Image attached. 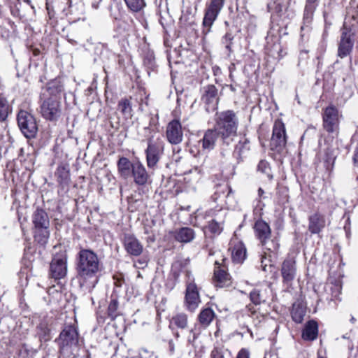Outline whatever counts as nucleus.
I'll list each match as a JSON object with an SVG mask.
<instances>
[{
  "instance_id": "obj_4",
  "label": "nucleus",
  "mask_w": 358,
  "mask_h": 358,
  "mask_svg": "<svg viewBox=\"0 0 358 358\" xmlns=\"http://www.w3.org/2000/svg\"><path fill=\"white\" fill-rule=\"evenodd\" d=\"M39 112L48 121H57L62 115V104L55 96L41 98Z\"/></svg>"
},
{
  "instance_id": "obj_22",
  "label": "nucleus",
  "mask_w": 358,
  "mask_h": 358,
  "mask_svg": "<svg viewBox=\"0 0 358 358\" xmlns=\"http://www.w3.org/2000/svg\"><path fill=\"white\" fill-rule=\"evenodd\" d=\"M254 229L255 236L259 240L260 243H265L267 239L271 238V229L265 221L262 220L256 221Z\"/></svg>"
},
{
  "instance_id": "obj_8",
  "label": "nucleus",
  "mask_w": 358,
  "mask_h": 358,
  "mask_svg": "<svg viewBox=\"0 0 358 358\" xmlns=\"http://www.w3.org/2000/svg\"><path fill=\"white\" fill-rule=\"evenodd\" d=\"M187 281L185 296V306L187 310L194 312L201 303L199 289L190 272L187 273Z\"/></svg>"
},
{
  "instance_id": "obj_51",
  "label": "nucleus",
  "mask_w": 358,
  "mask_h": 358,
  "mask_svg": "<svg viewBox=\"0 0 358 358\" xmlns=\"http://www.w3.org/2000/svg\"><path fill=\"white\" fill-rule=\"evenodd\" d=\"M189 334H192V338H190V336H189V337L188 338V339H187V340H188V342H189V343H192V342H194V340L196 338V334H195V333L194 332L193 329H191V330L189 331Z\"/></svg>"
},
{
  "instance_id": "obj_25",
  "label": "nucleus",
  "mask_w": 358,
  "mask_h": 358,
  "mask_svg": "<svg viewBox=\"0 0 358 358\" xmlns=\"http://www.w3.org/2000/svg\"><path fill=\"white\" fill-rule=\"evenodd\" d=\"M318 334L317 323L314 320L308 321L303 330L302 338L306 341H314Z\"/></svg>"
},
{
  "instance_id": "obj_45",
  "label": "nucleus",
  "mask_w": 358,
  "mask_h": 358,
  "mask_svg": "<svg viewBox=\"0 0 358 358\" xmlns=\"http://www.w3.org/2000/svg\"><path fill=\"white\" fill-rule=\"evenodd\" d=\"M134 266L137 268H143L147 266V260L145 258H141L134 262Z\"/></svg>"
},
{
  "instance_id": "obj_12",
  "label": "nucleus",
  "mask_w": 358,
  "mask_h": 358,
  "mask_svg": "<svg viewBox=\"0 0 358 358\" xmlns=\"http://www.w3.org/2000/svg\"><path fill=\"white\" fill-rule=\"evenodd\" d=\"M286 144V132L284 123L280 120H275L273 127V134L271 139V148L277 152H281Z\"/></svg>"
},
{
  "instance_id": "obj_13",
  "label": "nucleus",
  "mask_w": 358,
  "mask_h": 358,
  "mask_svg": "<svg viewBox=\"0 0 358 358\" xmlns=\"http://www.w3.org/2000/svg\"><path fill=\"white\" fill-rule=\"evenodd\" d=\"M281 275L282 283L289 287L292 286L294 280L297 273L296 260L294 257H288L286 258L281 266Z\"/></svg>"
},
{
  "instance_id": "obj_52",
  "label": "nucleus",
  "mask_w": 358,
  "mask_h": 358,
  "mask_svg": "<svg viewBox=\"0 0 358 358\" xmlns=\"http://www.w3.org/2000/svg\"><path fill=\"white\" fill-rule=\"evenodd\" d=\"M266 258L262 257V260H261V267H262V270L264 271H267V264H264V260H266Z\"/></svg>"
},
{
  "instance_id": "obj_38",
  "label": "nucleus",
  "mask_w": 358,
  "mask_h": 358,
  "mask_svg": "<svg viewBox=\"0 0 358 358\" xmlns=\"http://www.w3.org/2000/svg\"><path fill=\"white\" fill-rule=\"evenodd\" d=\"M319 0H306L305 10H304V18L306 20L311 19L315 10L318 5Z\"/></svg>"
},
{
  "instance_id": "obj_7",
  "label": "nucleus",
  "mask_w": 358,
  "mask_h": 358,
  "mask_svg": "<svg viewBox=\"0 0 358 358\" xmlns=\"http://www.w3.org/2000/svg\"><path fill=\"white\" fill-rule=\"evenodd\" d=\"M342 117L338 109L330 105L325 108L322 113L323 127L329 134H338L340 120Z\"/></svg>"
},
{
  "instance_id": "obj_46",
  "label": "nucleus",
  "mask_w": 358,
  "mask_h": 358,
  "mask_svg": "<svg viewBox=\"0 0 358 358\" xmlns=\"http://www.w3.org/2000/svg\"><path fill=\"white\" fill-rule=\"evenodd\" d=\"M236 358H250V352L245 348H242L238 353Z\"/></svg>"
},
{
  "instance_id": "obj_42",
  "label": "nucleus",
  "mask_w": 358,
  "mask_h": 358,
  "mask_svg": "<svg viewBox=\"0 0 358 358\" xmlns=\"http://www.w3.org/2000/svg\"><path fill=\"white\" fill-rule=\"evenodd\" d=\"M257 170L263 173L266 174L269 180L273 178V176L270 174L269 164L266 161L261 160L258 164Z\"/></svg>"
},
{
  "instance_id": "obj_6",
  "label": "nucleus",
  "mask_w": 358,
  "mask_h": 358,
  "mask_svg": "<svg viewBox=\"0 0 358 358\" xmlns=\"http://www.w3.org/2000/svg\"><path fill=\"white\" fill-rule=\"evenodd\" d=\"M67 259L68 255L66 251H61L53 256L50 264L49 275L50 278L59 280L66 275Z\"/></svg>"
},
{
  "instance_id": "obj_56",
  "label": "nucleus",
  "mask_w": 358,
  "mask_h": 358,
  "mask_svg": "<svg viewBox=\"0 0 358 358\" xmlns=\"http://www.w3.org/2000/svg\"><path fill=\"white\" fill-rule=\"evenodd\" d=\"M214 212H215L214 210H210L207 213H208V216L212 217V215H213Z\"/></svg>"
},
{
  "instance_id": "obj_36",
  "label": "nucleus",
  "mask_w": 358,
  "mask_h": 358,
  "mask_svg": "<svg viewBox=\"0 0 358 358\" xmlns=\"http://www.w3.org/2000/svg\"><path fill=\"white\" fill-rule=\"evenodd\" d=\"M63 90V86L59 80H52L48 84L46 91L50 96L57 97V95L60 94Z\"/></svg>"
},
{
  "instance_id": "obj_40",
  "label": "nucleus",
  "mask_w": 358,
  "mask_h": 358,
  "mask_svg": "<svg viewBox=\"0 0 358 358\" xmlns=\"http://www.w3.org/2000/svg\"><path fill=\"white\" fill-rule=\"evenodd\" d=\"M118 301L116 299H112L108 304V315L112 319L114 320L118 315Z\"/></svg>"
},
{
  "instance_id": "obj_28",
  "label": "nucleus",
  "mask_w": 358,
  "mask_h": 358,
  "mask_svg": "<svg viewBox=\"0 0 358 358\" xmlns=\"http://www.w3.org/2000/svg\"><path fill=\"white\" fill-rule=\"evenodd\" d=\"M57 181L61 185H67L70 180L69 166L68 164H60L56 171Z\"/></svg>"
},
{
  "instance_id": "obj_33",
  "label": "nucleus",
  "mask_w": 358,
  "mask_h": 358,
  "mask_svg": "<svg viewBox=\"0 0 358 358\" xmlns=\"http://www.w3.org/2000/svg\"><path fill=\"white\" fill-rule=\"evenodd\" d=\"M215 315L214 311L210 308L202 310L198 317L200 324L203 327H207L213 321Z\"/></svg>"
},
{
  "instance_id": "obj_55",
  "label": "nucleus",
  "mask_w": 358,
  "mask_h": 358,
  "mask_svg": "<svg viewBox=\"0 0 358 358\" xmlns=\"http://www.w3.org/2000/svg\"><path fill=\"white\" fill-rule=\"evenodd\" d=\"M53 2V0H46V6H47V9L49 8V4L50 3H52Z\"/></svg>"
},
{
  "instance_id": "obj_58",
  "label": "nucleus",
  "mask_w": 358,
  "mask_h": 358,
  "mask_svg": "<svg viewBox=\"0 0 358 358\" xmlns=\"http://www.w3.org/2000/svg\"><path fill=\"white\" fill-rule=\"evenodd\" d=\"M148 233H149L148 229H147V227H145V234H148Z\"/></svg>"
},
{
  "instance_id": "obj_32",
  "label": "nucleus",
  "mask_w": 358,
  "mask_h": 358,
  "mask_svg": "<svg viewBox=\"0 0 358 358\" xmlns=\"http://www.w3.org/2000/svg\"><path fill=\"white\" fill-rule=\"evenodd\" d=\"M306 313V308L302 303H295L293 304L291 314L292 317L295 322L301 323L303 320Z\"/></svg>"
},
{
  "instance_id": "obj_43",
  "label": "nucleus",
  "mask_w": 358,
  "mask_h": 358,
  "mask_svg": "<svg viewBox=\"0 0 358 358\" xmlns=\"http://www.w3.org/2000/svg\"><path fill=\"white\" fill-rule=\"evenodd\" d=\"M264 248L270 252H275L278 248V244L271 238L267 239L265 243H261Z\"/></svg>"
},
{
  "instance_id": "obj_14",
  "label": "nucleus",
  "mask_w": 358,
  "mask_h": 358,
  "mask_svg": "<svg viewBox=\"0 0 358 358\" xmlns=\"http://www.w3.org/2000/svg\"><path fill=\"white\" fill-rule=\"evenodd\" d=\"M217 89L213 85H208L203 88L202 101L206 105V110L208 112L214 111L217 108L219 98Z\"/></svg>"
},
{
  "instance_id": "obj_47",
  "label": "nucleus",
  "mask_w": 358,
  "mask_h": 358,
  "mask_svg": "<svg viewBox=\"0 0 358 358\" xmlns=\"http://www.w3.org/2000/svg\"><path fill=\"white\" fill-rule=\"evenodd\" d=\"M219 187L222 189L223 193H224L225 192H227V197H228L229 194L232 192L231 188L227 184L224 185H220Z\"/></svg>"
},
{
  "instance_id": "obj_39",
  "label": "nucleus",
  "mask_w": 358,
  "mask_h": 358,
  "mask_svg": "<svg viewBox=\"0 0 358 358\" xmlns=\"http://www.w3.org/2000/svg\"><path fill=\"white\" fill-rule=\"evenodd\" d=\"M131 10L138 12L141 10L145 6V0H124Z\"/></svg>"
},
{
  "instance_id": "obj_17",
  "label": "nucleus",
  "mask_w": 358,
  "mask_h": 358,
  "mask_svg": "<svg viewBox=\"0 0 358 358\" xmlns=\"http://www.w3.org/2000/svg\"><path fill=\"white\" fill-rule=\"evenodd\" d=\"M166 138L171 144H178L182 140V131L180 122L178 120H173L166 127Z\"/></svg>"
},
{
  "instance_id": "obj_61",
  "label": "nucleus",
  "mask_w": 358,
  "mask_h": 358,
  "mask_svg": "<svg viewBox=\"0 0 358 358\" xmlns=\"http://www.w3.org/2000/svg\"><path fill=\"white\" fill-rule=\"evenodd\" d=\"M176 336L177 337H178V336H179L178 333H176Z\"/></svg>"
},
{
  "instance_id": "obj_5",
  "label": "nucleus",
  "mask_w": 358,
  "mask_h": 358,
  "mask_svg": "<svg viewBox=\"0 0 358 358\" xmlns=\"http://www.w3.org/2000/svg\"><path fill=\"white\" fill-rule=\"evenodd\" d=\"M164 143L160 139L153 141L148 139V147L145 150L147 166L155 170L157 168L158 162L164 155Z\"/></svg>"
},
{
  "instance_id": "obj_11",
  "label": "nucleus",
  "mask_w": 358,
  "mask_h": 358,
  "mask_svg": "<svg viewBox=\"0 0 358 358\" xmlns=\"http://www.w3.org/2000/svg\"><path fill=\"white\" fill-rule=\"evenodd\" d=\"M354 34L355 32L345 22L341 29V39L338 48V56L339 57L344 58L352 52L354 46L352 39Z\"/></svg>"
},
{
  "instance_id": "obj_21",
  "label": "nucleus",
  "mask_w": 358,
  "mask_h": 358,
  "mask_svg": "<svg viewBox=\"0 0 358 358\" xmlns=\"http://www.w3.org/2000/svg\"><path fill=\"white\" fill-rule=\"evenodd\" d=\"M308 230L311 234H319L325 227L324 217L315 213L309 216Z\"/></svg>"
},
{
  "instance_id": "obj_60",
  "label": "nucleus",
  "mask_w": 358,
  "mask_h": 358,
  "mask_svg": "<svg viewBox=\"0 0 358 358\" xmlns=\"http://www.w3.org/2000/svg\"><path fill=\"white\" fill-rule=\"evenodd\" d=\"M231 90L234 91V88L232 86H231Z\"/></svg>"
},
{
  "instance_id": "obj_2",
  "label": "nucleus",
  "mask_w": 358,
  "mask_h": 358,
  "mask_svg": "<svg viewBox=\"0 0 358 358\" xmlns=\"http://www.w3.org/2000/svg\"><path fill=\"white\" fill-rule=\"evenodd\" d=\"M238 126V119L234 111L227 110L216 114L214 128L225 145H230L237 136Z\"/></svg>"
},
{
  "instance_id": "obj_50",
  "label": "nucleus",
  "mask_w": 358,
  "mask_h": 358,
  "mask_svg": "<svg viewBox=\"0 0 358 358\" xmlns=\"http://www.w3.org/2000/svg\"><path fill=\"white\" fill-rule=\"evenodd\" d=\"M103 0H92V6L95 8V9H97L99 8V4L101 3V2Z\"/></svg>"
},
{
  "instance_id": "obj_57",
  "label": "nucleus",
  "mask_w": 358,
  "mask_h": 358,
  "mask_svg": "<svg viewBox=\"0 0 358 358\" xmlns=\"http://www.w3.org/2000/svg\"><path fill=\"white\" fill-rule=\"evenodd\" d=\"M249 308V310L253 314L255 313V310H253V308Z\"/></svg>"
},
{
  "instance_id": "obj_37",
  "label": "nucleus",
  "mask_w": 358,
  "mask_h": 358,
  "mask_svg": "<svg viewBox=\"0 0 358 358\" xmlns=\"http://www.w3.org/2000/svg\"><path fill=\"white\" fill-rule=\"evenodd\" d=\"M10 110L8 100L0 95V121L6 120Z\"/></svg>"
},
{
  "instance_id": "obj_30",
  "label": "nucleus",
  "mask_w": 358,
  "mask_h": 358,
  "mask_svg": "<svg viewBox=\"0 0 358 358\" xmlns=\"http://www.w3.org/2000/svg\"><path fill=\"white\" fill-rule=\"evenodd\" d=\"M117 110L125 119H131L133 116V109L130 99H122L117 103Z\"/></svg>"
},
{
  "instance_id": "obj_15",
  "label": "nucleus",
  "mask_w": 358,
  "mask_h": 358,
  "mask_svg": "<svg viewBox=\"0 0 358 358\" xmlns=\"http://www.w3.org/2000/svg\"><path fill=\"white\" fill-rule=\"evenodd\" d=\"M134 182L138 185L144 187L151 182V176L146 170L145 166L139 160L134 162V167L131 174Z\"/></svg>"
},
{
  "instance_id": "obj_49",
  "label": "nucleus",
  "mask_w": 358,
  "mask_h": 358,
  "mask_svg": "<svg viewBox=\"0 0 358 358\" xmlns=\"http://www.w3.org/2000/svg\"><path fill=\"white\" fill-rule=\"evenodd\" d=\"M212 358H224L222 353L217 350L212 351Z\"/></svg>"
},
{
  "instance_id": "obj_26",
  "label": "nucleus",
  "mask_w": 358,
  "mask_h": 358,
  "mask_svg": "<svg viewBox=\"0 0 358 358\" xmlns=\"http://www.w3.org/2000/svg\"><path fill=\"white\" fill-rule=\"evenodd\" d=\"M231 252V258L235 263H242L246 256V249L241 242L229 248Z\"/></svg>"
},
{
  "instance_id": "obj_10",
  "label": "nucleus",
  "mask_w": 358,
  "mask_h": 358,
  "mask_svg": "<svg viewBox=\"0 0 358 358\" xmlns=\"http://www.w3.org/2000/svg\"><path fill=\"white\" fill-rule=\"evenodd\" d=\"M18 126L27 138H34L38 132V126L34 115L26 110H20L17 117Z\"/></svg>"
},
{
  "instance_id": "obj_29",
  "label": "nucleus",
  "mask_w": 358,
  "mask_h": 358,
  "mask_svg": "<svg viewBox=\"0 0 358 358\" xmlns=\"http://www.w3.org/2000/svg\"><path fill=\"white\" fill-rule=\"evenodd\" d=\"M218 214H222V212L219 210ZM217 215H215V217L209 221L208 228L211 233L220 234L223 229L224 215H220L219 217Z\"/></svg>"
},
{
  "instance_id": "obj_1",
  "label": "nucleus",
  "mask_w": 358,
  "mask_h": 358,
  "mask_svg": "<svg viewBox=\"0 0 358 358\" xmlns=\"http://www.w3.org/2000/svg\"><path fill=\"white\" fill-rule=\"evenodd\" d=\"M100 262L97 255L91 250L81 249L78 254L76 271L80 287L91 292L98 282Z\"/></svg>"
},
{
  "instance_id": "obj_34",
  "label": "nucleus",
  "mask_w": 358,
  "mask_h": 358,
  "mask_svg": "<svg viewBox=\"0 0 358 358\" xmlns=\"http://www.w3.org/2000/svg\"><path fill=\"white\" fill-rule=\"evenodd\" d=\"M220 156L222 163H228L229 164H232L233 159H235L229 145H225L222 142L220 144Z\"/></svg>"
},
{
  "instance_id": "obj_44",
  "label": "nucleus",
  "mask_w": 358,
  "mask_h": 358,
  "mask_svg": "<svg viewBox=\"0 0 358 358\" xmlns=\"http://www.w3.org/2000/svg\"><path fill=\"white\" fill-rule=\"evenodd\" d=\"M234 36L231 33L227 32L222 38V43L225 45V48L229 51H231L232 41Z\"/></svg>"
},
{
  "instance_id": "obj_9",
  "label": "nucleus",
  "mask_w": 358,
  "mask_h": 358,
  "mask_svg": "<svg viewBox=\"0 0 358 358\" xmlns=\"http://www.w3.org/2000/svg\"><path fill=\"white\" fill-rule=\"evenodd\" d=\"M223 6L224 0H211L209 5L206 7L202 22V33L203 35H207L210 32L211 27L216 20Z\"/></svg>"
},
{
  "instance_id": "obj_48",
  "label": "nucleus",
  "mask_w": 358,
  "mask_h": 358,
  "mask_svg": "<svg viewBox=\"0 0 358 358\" xmlns=\"http://www.w3.org/2000/svg\"><path fill=\"white\" fill-rule=\"evenodd\" d=\"M334 287L335 289L336 290V292H333L332 294L334 297H337L339 295V294L341 293V285L339 282H338V283L335 284L334 285Z\"/></svg>"
},
{
  "instance_id": "obj_53",
  "label": "nucleus",
  "mask_w": 358,
  "mask_h": 358,
  "mask_svg": "<svg viewBox=\"0 0 358 358\" xmlns=\"http://www.w3.org/2000/svg\"><path fill=\"white\" fill-rule=\"evenodd\" d=\"M326 163H327V164H326L327 169H328V170L331 169V168L333 166V164H334V161L332 162V164H331V166H330L329 162L328 161L326 162Z\"/></svg>"
},
{
  "instance_id": "obj_23",
  "label": "nucleus",
  "mask_w": 358,
  "mask_h": 358,
  "mask_svg": "<svg viewBox=\"0 0 358 358\" xmlns=\"http://www.w3.org/2000/svg\"><path fill=\"white\" fill-rule=\"evenodd\" d=\"M32 222L34 228H49L50 220L47 213L41 209L37 208L32 215Z\"/></svg>"
},
{
  "instance_id": "obj_31",
  "label": "nucleus",
  "mask_w": 358,
  "mask_h": 358,
  "mask_svg": "<svg viewBox=\"0 0 358 358\" xmlns=\"http://www.w3.org/2000/svg\"><path fill=\"white\" fill-rule=\"evenodd\" d=\"M50 237L49 228H34V241L39 245L45 246Z\"/></svg>"
},
{
  "instance_id": "obj_3",
  "label": "nucleus",
  "mask_w": 358,
  "mask_h": 358,
  "mask_svg": "<svg viewBox=\"0 0 358 358\" xmlns=\"http://www.w3.org/2000/svg\"><path fill=\"white\" fill-rule=\"evenodd\" d=\"M57 341L60 357L76 358L78 356L80 343L78 330L75 325L65 327Z\"/></svg>"
},
{
  "instance_id": "obj_24",
  "label": "nucleus",
  "mask_w": 358,
  "mask_h": 358,
  "mask_svg": "<svg viewBox=\"0 0 358 358\" xmlns=\"http://www.w3.org/2000/svg\"><path fill=\"white\" fill-rule=\"evenodd\" d=\"M195 236L194 231L190 227H182L174 232L175 239L180 243H189Z\"/></svg>"
},
{
  "instance_id": "obj_41",
  "label": "nucleus",
  "mask_w": 358,
  "mask_h": 358,
  "mask_svg": "<svg viewBox=\"0 0 358 358\" xmlns=\"http://www.w3.org/2000/svg\"><path fill=\"white\" fill-rule=\"evenodd\" d=\"M250 300L255 305H259L262 302H265L266 299L263 297L259 290L255 289L250 292Z\"/></svg>"
},
{
  "instance_id": "obj_27",
  "label": "nucleus",
  "mask_w": 358,
  "mask_h": 358,
  "mask_svg": "<svg viewBox=\"0 0 358 358\" xmlns=\"http://www.w3.org/2000/svg\"><path fill=\"white\" fill-rule=\"evenodd\" d=\"M250 150V141L245 136L242 137L237 145H236L234 150L233 151V156L237 161L240 162L243 155Z\"/></svg>"
},
{
  "instance_id": "obj_19",
  "label": "nucleus",
  "mask_w": 358,
  "mask_h": 358,
  "mask_svg": "<svg viewBox=\"0 0 358 358\" xmlns=\"http://www.w3.org/2000/svg\"><path fill=\"white\" fill-rule=\"evenodd\" d=\"M218 139H220V134L213 127L205 132L203 138L199 142L202 144L203 150L210 151L215 148Z\"/></svg>"
},
{
  "instance_id": "obj_16",
  "label": "nucleus",
  "mask_w": 358,
  "mask_h": 358,
  "mask_svg": "<svg viewBox=\"0 0 358 358\" xmlns=\"http://www.w3.org/2000/svg\"><path fill=\"white\" fill-rule=\"evenodd\" d=\"M123 245L126 252L132 256H140L143 251V244L132 234L124 236Z\"/></svg>"
},
{
  "instance_id": "obj_20",
  "label": "nucleus",
  "mask_w": 358,
  "mask_h": 358,
  "mask_svg": "<svg viewBox=\"0 0 358 358\" xmlns=\"http://www.w3.org/2000/svg\"><path fill=\"white\" fill-rule=\"evenodd\" d=\"M117 167L120 177L124 180H127L131 177L134 167V162H131L127 157H120L117 160Z\"/></svg>"
},
{
  "instance_id": "obj_62",
  "label": "nucleus",
  "mask_w": 358,
  "mask_h": 358,
  "mask_svg": "<svg viewBox=\"0 0 358 358\" xmlns=\"http://www.w3.org/2000/svg\"><path fill=\"white\" fill-rule=\"evenodd\" d=\"M320 358H323V357H320Z\"/></svg>"
},
{
  "instance_id": "obj_54",
  "label": "nucleus",
  "mask_w": 358,
  "mask_h": 358,
  "mask_svg": "<svg viewBox=\"0 0 358 358\" xmlns=\"http://www.w3.org/2000/svg\"><path fill=\"white\" fill-rule=\"evenodd\" d=\"M264 193V190L262 188H259L258 189V194L259 196H261Z\"/></svg>"
},
{
  "instance_id": "obj_35",
  "label": "nucleus",
  "mask_w": 358,
  "mask_h": 358,
  "mask_svg": "<svg viewBox=\"0 0 358 358\" xmlns=\"http://www.w3.org/2000/svg\"><path fill=\"white\" fill-rule=\"evenodd\" d=\"M171 322L178 328L184 329L188 325L187 315L183 313H177L172 317Z\"/></svg>"
},
{
  "instance_id": "obj_18",
  "label": "nucleus",
  "mask_w": 358,
  "mask_h": 358,
  "mask_svg": "<svg viewBox=\"0 0 358 358\" xmlns=\"http://www.w3.org/2000/svg\"><path fill=\"white\" fill-rule=\"evenodd\" d=\"M214 280L215 285L220 287H228L231 285V280L229 274L224 269V266L218 261L215 262Z\"/></svg>"
},
{
  "instance_id": "obj_59",
  "label": "nucleus",
  "mask_w": 358,
  "mask_h": 358,
  "mask_svg": "<svg viewBox=\"0 0 358 358\" xmlns=\"http://www.w3.org/2000/svg\"><path fill=\"white\" fill-rule=\"evenodd\" d=\"M24 1L27 2V3H31L30 0H25Z\"/></svg>"
}]
</instances>
